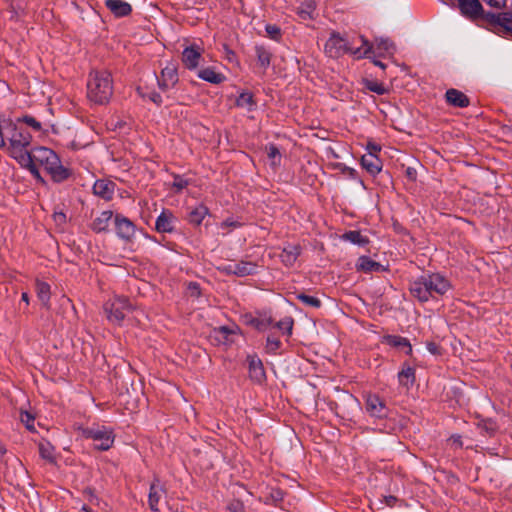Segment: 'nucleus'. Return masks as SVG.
<instances>
[{"mask_svg":"<svg viewBox=\"0 0 512 512\" xmlns=\"http://www.w3.org/2000/svg\"><path fill=\"white\" fill-rule=\"evenodd\" d=\"M0 133L3 135V142L5 143L4 139L8 141L7 151L9 155L21 166L30 165L29 154L31 151L28 150L32 139L30 133L19 129L9 120L0 123Z\"/></svg>","mask_w":512,"mask_h":512,"instance_id":"nucleus-1","label":"nucleus"},{"mask_svg":"<svg viewBox=\"0 0 512 512\" xmlns=\"http://www.w3.org/2000/svg\"><path fill=\"white\" fill-rule=\"evenodd\" d=\"M451 289L448 279L439 273H428L409 282L411 295L419 302L425 303L436 296L444 295Z\"/></svg>","mask_w":512,"mask_h":512,"instance_id":"nucleus-2","label":"nucleus"},{"mask_svg":"<svg viewBox=\"0 0 512 512\" xmlns=\"http://www.w3.org/2000/svg\"><path fill=\"white\" fill-rule=\"evenodd\" d=\"M29 156L31 164L23 165L22 167L29 169L35 178L40 179V174L37 170L38 166L43 167L56 182H61L68 177L67 169L62 166L58 156L51 149L36 147L31 150Z\"/></svg>","mask_w":512,"mask_h":512,"instance_id":"nucleus-3","label":"nucleus"},{"mask_svg":"<svg viewBox=\"0 0 512 512\" xmlns=\"http://www.w3.org/2000/svg\"><path fill=\"white\" fill-rule=\"evenodd\" d=\"M113 93L111 74L106 70H94L89 74L87 97L95 104L107 103Z\"/></svg>","mask_w":512,"mask_h":512,"instance_id":"nucleus-4","label":"nucleus"},{"mask_svg":"<svg viewBox=\"0 0 512 512\" xmlns=\"http://www.w3.org/2000/svg\"><path fill=\"white\" fill-rule=\"evenodd\" d=\"M359 40L361 42V46L352 51V54L356 58H363L369 54L382 57L391 56L396 50L395 45L388 38L376 37L373 44L363 36H360Z\"/></svg>","mask_w":512,"mask_h":512,"instance_id":"nucleus-5","label":"nucleus"},{"mask_svg":"<svg viewBox=\"0 0 512 512\" xmlns=\"http://www.w3.org/2000/svg\"><path fill=\"white\" fill-rule=\"evenodd\" d=\"M79 430L83 438L92 439L95 442V450L107 451L113 446L115 435L113 430L106 426L81 427Z\"/></svg>","mask_w":512,"mask_h":512,"instance_id":"nucleus-6","label":"nucleus"},{"mask_svg":"<svg viewBox=\"0 0 512 512\" xmlns=\"http://www.w3.org/2000/svg\"><path fill=\"white\" fill-rule=\"evenodd\" d=\"M328 408L337 417L344 420H352L354 412L360 408V403L356 397L350 393H345L343 398L338 401H329Z\"/></svg>","mask_w":512,"mask_h":512,"instance_id":"nucleus-7","label":"nucleus"},{"mask_svg":"<svg viewBox=\"0 0 512 512\" xmlns=\"http://www.w3.org/2000/svg\"><path fill=\"white\" fill-rule=\"evenodd\" d=\"M237 334H241V329L236 324L232 326H219L211 330L209 339L215 345L230 346L235 342L233 336Z\"/></svg>","mask_w":512,"mask_h":512,"instance_id":"nucleus-8","label":"nucleus"},{"mask_svg":"<svg viewBox=\"0 0 512 512\" xmlns=\"http://www.w3.org/2000/svg\"><path fill=\"white\" fill-rule=\"evenodd\" d=\"M114 226L116 235L120 239L126 242L132 241L137 230V227L133 221L120 213H116L114 215Z\"/></svg>","mask_w":512,"mask_h":512,"instance_id":"nucleus-9","label":"nucleus"},{"mask_svg":"<svg viewBox=\"0 0 512 512\" xmlns=\"http://www.w3.org/2000/svg\"><path fill=\"white\" fill-rule=\"evenodd\" d=\"M366 412L371 416L378 419L388 417L390 409L387 407L385 400L380 398L377 394H369L365 401Z\"/></svg>","mask_w":512,"mask_h":512,"instance_id":"nucleus-10","label":"nucleus"},{"mask_svg":"<svg viewBox=\"0 0 512 512\" xmlns=\"http://www.w3.org/2000/svg\"><path fill=\"white\" fill-rule=\"evenodd\" d=\"M27 473L23 464L19 460H16L14 463L7 466L4 477L6 482L10 485L20 487L24 484Z\"/></svg>","mask_w":512,"mask_h":512,"instance_id":"nucleus-11","label":"nucleus"},{"mask_svg":"<svg viewBox=\"0 0 512 512\" xmlns=\"http://www.w3.org/2000/svg\"><path fill=\"white\" fill-rule=\"evenodd\" d=\"M246 360L248 363V373L250 380L260 385L265 383L267 380V376L263 362L258 357V355H248Z\"/></svg>","mask_w":512,"mask_h":512,"instance_id":"nucleus-12","label":"nucleus"},{"mask_svg":"<svg viewBox=\"0 0 512 512\" xmlns=\"http://www.w3.org/2000/svg\"><path fill=\"white\" fill-rule=\"evenodd\" d=\"M353 50H356V48L348 47L346 41L335 34H333L325 44V52L330 57H338L346 51L352 53Z\"/></svg>","mask_w":512,"mask_h":512,"instance_id":"nucleus-13","label":"nucleus"},{"mask_svg":"<svg viewBox=\"0 0 512 512\" xmlns=\"http://www.w3.org/2000/svg\"><path fill=\"white\" fill-rule=\"evenodd\" d=\"M202 52V48L198 45L187 46L182 52V62L185 67L190 70L196 69L202 57Z\"/></svg>","mask_w":512,"mask_h":512,"instance_id":"nucleus-14","label":"nucleus"},{"mask_svg":"<svg viewBox=\"0 0 512 512\" xmlns=\"http://www.w3.org/2000/svg\"><path fill=\"white\" fill-rule=\"evenodd\" d=\"M178 81L177 68L174 64H168L161 71V78L158 80L161 89L166 90L173 87Z\"/></svg>","mask_w":512,"mask_h":512,"instance_id":"nucleus-15","label":"nucleus"},{"mask_svg":"<svg viewBox=\"0 0 512 512\" xmlns=\"http://www.w3.org/2000/svg\"><path fill=\"white\" fill-rule=\"evenodd\" d=\"M173 214L167 209H163L155 222V230L158 233H171L174 231Z\"/></svg>","mask_w":512,"mask_h":512,"instance_id":"nucleus-16","label":"nucleus"},{"mask_svg":"<svg viewBox=\"0 0 512 512\" xmlns=\"http://www.w3.org/2000/svg\"><path fill=\"white\" fill-rule=\"evenodd\" d=\"M356 268L358 271H363L365 273L370 272H383L386 271L387 268L383 266L381 263L374 261L369 256H360L358 258Z\"/></svg>","mask_w":512,"mask_h":512,"instance_id":"nucleus-17","label":"nucleus"},{"mask_svg":"<svg viewBox=\"0 0 512 512\" xmlns=\"http://www.w3.org/2000/svg\"><path fill=\"white\" fill-rule=\"evenodd\" d=\"M361 165L371 175L379 173L382 169L381 160L372 152H368L362 156Z\"/></svg>","mask_w":512,"mask_h":512,"instance_id":"nucleus-18","label":"nucleus"},{"mask_svg":"<svg viewBox=\"0 0 512 512\" xmlns=\"http://www.w3.org/2000/svg\"><path fill=\"white\" fill-rule=\"evenodd\" d=\"M105 6L116 17L127 16L132 11L131 5L124 0H105Z\"/></svg>","mask_w":512,"mask_h":512,"instance_id":"nucleus-19","label":"nucleus"},{"mask_svg":"<svg viewBox=\"0 0 512 512\" xmlns=\"http://www.w3.org/2000/svg\"><path fill=\"white\" fill-rule=\"evenodd\" d=\"M208 214L209 209L205 205L199 204L195 208L188 209L186 220L193 226H199Z\"/></svg>","mask_w":512,"mask_h":512,"instance_id":"nucleus-20","label":"nucleus"},{"mask_svg":"<svg viewBox=\"0 0 512 512\" xmlns=\"http://www.w3.org/2000/svg\"><path fill=\"white\" fill-rule=\"evenodd\" d=\"M301 253L299 245H288L283 248L280 259L286 267H291L296 262L297 258Z\"/></svg>","mask_w":512,"mask_h":512,"instance_id":"nucleus-21","label":"nucleus"},{"mask_svg":"<svg viewBox=\"0 0 512 512\" xmlns=\"http://www.w3.org/2000/svg\"><path fill=\"white\" fill-rule=\"evenodd\" d=\"M415 380V369L407 362H404L401 371L398 373L399 384L406 388H410L415 383Z\"/></svg>","mask_w":512,"mask_h":512,"instance_id":"nucleus-22","label":"nucleus"},{"mask_svg":"<svg viewBox=\"0 0 512 512\" xmlns=\"http://www.w3.org/2000/svg\"><path fill=\"white\" fill-rule=\"evenodd\" d=\"M104 310L107 313V317L109 321L120 325L121 322L124 320L126 314L125 310L122 309L121 305H116L113 302L112 303H106L104 305Z\"/></svg>","mask_w":512,"mask_h":512,"instance_id":"nucleus-23","label":"nucleus"},{"mask_svg":"<svg viewBox=\"0 0 512 512\" xmlns=\"http://www.w3.org/2000/svg\"><path fill=\"white\" fill-rule=\"evenodd\" d=\"M35 288L37 297L41 301L42 306L49 309L51 297L50 285L47 282L36 280Z\"/></svg>","mask_w":512,"mask_h":512,"instance_id":"nucleus-24","label":"nucleus"},{"mask_svg":"<svg viewBox=\"0 0 512 512\" xmlns=\"http://www.w3.org/2000/svg\"><path fill=\"white\" fill-rule=\"evenodd\" d=\"M258 265L254 262L241 260L234 263L235 276L245 277L257 274Z\"/></svg>","mask_w":512,"mask_h":512,"instance_id":"nucleus-25","label":"nucleus"},{"mask_svg":"<svg viewBox=\"0 0 512 512\" xmlns=\"http://www.w3.org/2000/svg\"><path fill=\"white\" fill-rule=\"evenodd\" d=\"M113 217V212L110 210L103 211L92 223V230L96 233L107 232L109 221Z\"/></svg>","mask_w":512,"mask_h":512,"instance_id":"nucleus-26","label":"nucleus"},{"mask_svg":"<svg viewBox=\"0 0 512 512\" xmlns=\"http://www.w3.org/2000/svg\"><path fill=\"white\" fill-rule=\"evenodd\" d=\"M285 496V492L279 487H271L269 491H267L262 501L266 505L279 506V504L283 501Z\"/></svg>","mask_w":512,"mask_h":512,"instance_id":"nucleus-27","label":"nucleus"},{"mask_svg":"<svg viewBox=\"0 0 512 512\" xmlns=\"http://www.w3.org/2000/svg\"><path fill=\"white\" fill-rule=\"evenodd\" d=\"M458 5L466 16L474 17L480 14L481 4L478 0H458Z\"/></svg>","mask_w":512,"mask_h":512,"instance_id":"nucleus-28","label":"nucleus"},{"mask_svg":"<svg viewBox=\"0 0 512 512\" xmlns=\"http://www.w3.org/2000/svg\"><path fill=\"white\" fill-rule=\"evenodd\" d=\"M383 342L391 347H406V354L411 355L412 354V346L409 342V340L405 337L399 336V335H385L383 337Z\"/></svg>","mask_w":512,"mask_h":512,"instance_id":"nucleus-29","label":"nucleus"},{"mask_svg":"<svg viewBox=\"0 0 512 512\" xmlns=\"http://www.w3.org/2000/svg\"><path fill=\"white\" fill-rule=\"evenodd\" d=\"M480 433L485 436L493 437L498 431V424L492 418H481L477 423Z\"/></svg>","mask_w":512,"mask_h":512,"instance_id":"nucleus-30","label":"nucleus"},{"mask_svg":"<svg viewBox=\"0 0 512 512\" xmlns=\"http://www.w3.org/2000/svg\"><path fill=\"white\" fill-rule=\"evenodd\" d=\"M341 238L345 241H349L354 245H358L359 247H364L370 243V240L367 236H363L358 230H349L346 231Z\"/></svg>","mask_w":512,"mask_h":512,"instance_id":"nucleus-31","label":"nucleus"},{"mask_svg":"<svg viewBox=\"0 0 512 512\" xmlns=\"http://www.w3.org/2000/svg\"><path fill=\"white\" fill-rule=\"evenodd\" d=\"M265 152L267 155V164L273 170H276L280 166L282 160V155L279 149L276 146L270 144L265 147Z\"/></svg>","mask_w":512,"mask_h":512,"instance_id":"nucleus-32","label":"nucleus"},{"mask_svg":"<svg viewBox=\"0 0 512 512\" xmlns=\"http://www.w3.org/2000/svg\"><path fill=\"white\" fill-rule=\"evenodd\" d=\"M245 323L249 326H252L259 332H264L267 330V328L272 324L273 320L272 318L267 319H259L256 317H253L251 314H246L244 316Z\"/></svg>","mask_w":512,"mask_h":512,"instance_id":"nucleus-33","label":"nucleus"},{"mask_svg":"<svg viewBox=\"0 0 512 512\" xmlns=\"http://www.w3.org/2000/svg\"><path fill=\"white\" fill-rule=\"evenodd\" d=\"M447 101L457 107H465L468 105V98L456 89H450L446 92Z\"/></svg>","mask_w":512,"mask_h":512,"instance_id":"nucleus-34","label":"nucleus"},{"mask_svg":"<svg viewBox=\"0 0 512 512\" xmlns=\"http://www.w3.org/2000/svg\"><path fill=\"white\" fill-rule=\"evenodd\" d=\"M198 77L212 84H220L225 80L224 75L212 68H204L198 72Z\"/></svg>","mask_w":512,"mask_h":512,"instance_id":"nucleus-35","label":"nucleus"},{"mask_svg":"<svg viewBox=\"0 0 512 512\" xmlns=\"http://www.w3.org/2000/svg\"><path fill=\"white\" fill-rule=\"evenodd\" d=\"M39 455L42 459L46 460L50 464H56V458L54 457V447L48 441H41L38 444Z\"/></svg>","mask_w":512,"mask_h":512,"instance_id":"nucleus-36","label":"nucleus"},{"mask_svg":"<svg viewBox=\"0 0 512 512\" xmlns=\"http://www.w3.org/2000/svg\"><path fill=\"white\" fill-rule=\"evenodd\" d=\"M316 4L314 0H304L298 8V15L301 19L307 20L313 17Z\"/></svg>","mask_w":512,"mask_h":512,"instance_id":"nucleus-37","label":"nucleus"},{"mask_svg":"<svg viewBox=\"0 0 512 512\" xmlns=\"http://www.w3.org/2000/svg\"><path fill=\"white\" fill-rule=\"evenodd\" d=\"M116 189V184L108 179L97 180L93 186V192H113Z\"/></svg>","mask_w":512,"mask_h":512,"instance_id":"nucleus-38","label":"nucleus"},{"mask_svg":"<svg viewBox=\"0 0 512 512\" xmlns=\"http://www.w3.org/2000/svg\"><path fill=\"white\" fill-rule=\"evenodd\" d=\"M296 299L301 301L304 305L313 307V308H320L322 303L319 298L315 296L307 295L303 292L296 293Z\"/></svg>","mask_w":512,"mask_h":512,"instance_id":"nucleus-39","label":"nucleus"},{"mask_svg":"<svg viewBox=\"0 0 512 512\" xmlns=\"http://www.w3.org/2000/svg\"><path fill=\"white\" fill-rule=\"evenodd\" d=\"M293 325H294V320L290 316H287L275 323V327L278 328L279 330H281L287 336L292 335Z\"/></svg>","mask_w":512,"mask_h":512,"instance_id":"nucleus-40","label":"nucleus"},{"mask_svg":"<svg viewBox=\"0 0 512 512\" xmlns=\"http://www.w3.org/2000/svg\"><path fill=\"white\" fill-rule=\"evenodd\" d=\"M172 186L176 188L177 190H183V189H193L194 183L190 178H185L182 176H174Z\"/></svg>","mask_w":512,"mask_h":512,"instance_id":"nucleus-41","label":"nucleus"},{"mask_svg":"<svg viewBox=\"0 0 512 512\" xmlns=\"http://www.w3.org/2000/svg\"><path fill=\"white\" fill-rule=\"evenodd\" d=\"M236 104L239 107L246 108L247 110H251L254 105L252 94L249 92L241 93L239 95V97L237 98Z\"/></svg>","mask_w":512,"mask_h":512,"instance_id":"nucleus-42","label":"nucleus"},{"mask_svg":"<svg viewBox=\"0 0 512 512\" xmlns=\"http://www.w3.org/2000/svg\"><path fill=\"white\" fill-rule=\"evenodd\" d=\"M160 495L156 490L155 484H151L148 495V504L152 511H158Z\"/></svg>","mask_w":512,"mask_h":512,"instance_id":"nucleus-43","label":"nucleus"},{"mask_svg":"<svg viewBox=\"0 0 512 512\" xmlns=\"http://www.w3.org/2000/svg\"><path fill=\"white\" fill-rule=\"evenodd\" d=\"M281 346L282 343L278 338H274L271 335L267 337L265 349L268 354H276L277 350L280 349Z\"/></svg>","mask_w":512,"mask_h":512,"instance_id":"nucleus-44","label":"nucleus"},{"mask_svg":"<svg viewBox=\"0 0 512 512\" xmlns=\"http://www.w3.org/2000/svg\"><path fill=\"white\" fill-rule=\"evenodd\" d=\"M258 63L263 69L270 65V53L263 48L257 49Z\"/></svg>","mask_w":512,"mask_h":512,"instance_id":"nucleus-45","label":"nucleus"},{"mask_svg":"<svg viewBox=\"0 0 512 512\" xmlns=\"http://www.w3.org/2000/svg\"><path fill=\"white\" fill-rule=\"evenodd\" d=\"M21 422L25 424L26 428L30 431H35L34 421L35 417L28 411L21 412Z\"/></svg>","mask_w":512,"mask_h":512,"instance_id":"nucleus-46","label":"nucleus"},{"mask_svg":"<svg viewBox=\"0 0 512 512\" xmlns=\"http://www.w3.org/2000/svg\"><path fill=\"white\" fill-rule=\"evenodd\" d=\"M53 220L56 225H63L67 221L66 214L64 213L63 208H61L59 205L54 209Z\"/></svg>","mask_w":512,"mask_h":512,"instance_id":"nucleus-47","label":"nucleus"},{"mask_svg":"<svg viewBox=\"0 0 512 512\" xmlns=\"http://www.w3.org/2000/svg\"><path fill=\"white\" fill-rule=\"evenodd\" d=\"M366 88L379 95H382L387 91V89L381 83H378L376 81H368L366 83Z\"/></svg>","mask_w":512,"mask_h":512,"instance_id":"nucleus-48","label":"nucleus"},{"mask_svg":"<svg viewBox=\"0 0 512 512\" xmlns=\"http://www.w3.org/2000/svg\"><path fill=\"white\" fill-rule=\"evenodd\" d=\"M498 21L501 25H503L507 30L512 31V13H502L498 17Z\"/></svg>","mask_w":512,"mask_h":512,"instance_id":"nucleus-49","label":"nucleus"},{"mask_svg":"<svg viewBox=\"0 0 512 512\" xmlns=\"http://www.w3.org/2000/svg\"><path fill=\"white\" fill-rule=\"evenodd\" d=\"M137 92L141 97H143V98L148 97L153 103H155L157 105H159L162 102L161 96L155 92L146 94L142 91V89L140 87L137 88Z\"/></svg>","mask_w":512,"mask_h":512,"instance_id":"nucleus-50","label":"nucleus"},{"mask_svg":"<svg viewBox=\"0 0 512 512\" xmlns=\"http://www.w3.org/2000/svg\"><path fill=\"white\" fill-rule=\"evenodd\" d=\"M344 175L347 176L348 178L354 180L359 185V188L365 189L362 181L358 178L357 172L354 169L346 168L344 170Z\"/></svg>","mask_w":512,"mask_h":512,"instance_id":"nucleus-51","label":"nucleus"},{"mask_svg":"<svg viewBox=\"0 0 512 512\" xmlns=\"http://www.w3.org/2000/svg\"><path fill=\"white\" fill-rule=\"evenodd\" d=\"M188 291L190 292V295L192 297H200L201 295V287H200V284L197 283V282H189L188 283Z\"/></svg>","mask_w":512,"mask_h":512,"instance_id":"nucleus-52","label":"nucleus"},{"mask_svg":"<svg viewBox=\"0 0 512 512\" xmlns=\"http://www.w3.org/2000/svg\"><path fill=\"white\" fill-rule=\"evenodd\" d=\"M228 509H229L230 512H246L245 511V506H244L243 502L240 501V500L232 501L229 504Z\"/></svg>","mask_w":512,"mask_h":512,"instance_id":"nucleus-53","label":"nucleus"},{"mask_svg":"<svg viewBox=\"0 0 512 512\" xmlns=\"http://www.w3.org/2000/svg\"><path fill=\"white\" fill-rule=\"evenodd\" d=\"M392 227L395 233L400 235H408L409 231L396 219H392Z\"/></svg>","mask_w":512,"mask_h":512,"instance_id":"nucleus-54","label":"nucleus"},{"mask_svg":"<svg viewBox=\"0 0 512 512\" xmlns=\"http://www.w3.org/2000/svg\"><path fill=\"white\" fill-rule=\"evenodd\" d=\"M427 350L432 355H441L442 348L435 342L430 341L426 343Z\"/></svg>","mask_w":512,"mask_h":512,"instance_id":"nucleus-55","label":"nucleus"},{"mask_svg":"<svg viewBox=\"0 0 512 512\" xmlns=\"http://www.w3.org/2000/svg\"><path fill=\"white\" fill-rule=\"evenodd\" d=\"M242 226V223L231 218H227L221 223V228H239Z\"/></svg>","mask_w":512,"mask_h":512,"instance_id":"nucleus-56","label":"nucleus"},{"mask_svg":"<svg viewBox=\"0 0 512 512\" xmlns=\"http://www.w3.org/2000/svg\"><path fill=\"white\" fill-rule=\"evenodd\" d=\"M113 303L116 305H121L122 309H124V310H130V308H131L130 301L127 297H119V298L115 299V301H113Z\"/></svg>","mask_w":512,"mask_h":512,"instance_id":"nucleus-57","label":"nucleus"},{"mask_svg":"<svg viewBox=\"0 0 512 512\" xmlns=\"http://www.w3.org/2000/svg\"><path fill=\"white\" fill-rule=\"evenodd\" d=\"M125 124L126 123L124 121H122L118 118L117 119L112 118L108 125H109V128H111L113 130H121Z\"/></svg>","mask_w":512,"mask_h":512,"instance_id":"nucleus-58","label":"nucleus"},{"mask_svg":"<svg viewBox=\"0 0 512 512\" xmlns=\"http://www.w3.org/2000/svg\"><path fill=\"white\" fill-rule=\"evenodd\" d=\"M83 495L85 498L88 499V501L93 502L94 500H97V496L95 494V490L91 487H87L83 490Z\"/></svg>","mask_w":512,"mask_h":512,"instance_id":"nucleus-59","label":"nucleus"},{"mask_svg":"<svg viewBox=\"0 0 512 512\" xmlns=\"http://www.w3.org/2000/svg\"><path fill=\"white\" fill-rule=\"evenodd\" d=\"M398 498L393 495L384 496L382 502L388 507H394Z\"/></svg>","mask_w":512,"mask_h":512,"instance_id":"nucleus-60","label":"nucleus"},{"mask_svg":"<svg viewBox=\"0 0 512 512\" xmlns=\"http://www.w3.org/2000/svg\"><path fill=\"white\" fill-rule=\"evenodd\" d=\"M24 121L35 130H39L41 128V124L32 117H25Z\"/></svg>","mask_w":512,"mask_h":512,"instance_id":"nucleus-61","label":"nucleus"},{"mask_svg":"<svg viewBox=\"0 0 512 512\" xmlns=\"http://www.w3.org/2000/svg\"><path fill=\"white\" fill-rule=\"evenodd\" d=\"M266 31L267 33L272 37V38H277V36L279 35L280 33V30L276 27V26H273V25H268L266 27Z\"/></svg>","mask_w":512,"mask_h":512,"instance_id":"nucleus-62","label":"nucleus"},{"mask_svg":"<svg viewBox=\"0 0 512 512\" xmlns=\"http://www.w3.org/2000/svg\"><path fill=\"white\" fill-rule=\"evenodd\" d=\"M222 271L227 275H235L234 263H230L223 267Z\"/></svg>","mask_w":512,"mask_h":512,"instance_id":"nucleus-63","label":"nucleus"},{"mask_svg":"<svg viewBox=\"0 0 512 512\" xmlns=\"http://www.w3.org/2000/svg\"><path fill=\"white\" fill-rule=\"evenodd\" d=\"M488 4H490L491 6H494V7H497V8H500L502 7L504 4H505V1L506 0H485Z\"/></svg>","mask_w":512,"mask_h":512,"instance_id":"nucleus-64","label":"nucleus"}]
</instances>
